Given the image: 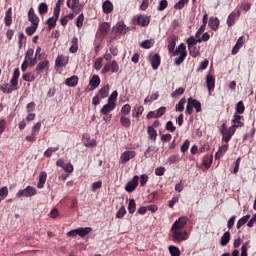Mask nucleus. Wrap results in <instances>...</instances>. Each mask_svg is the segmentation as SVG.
<instances>
[{"label":"nucleus","instance_id":"obj_1","mask_svg":"<svg viewBox=\"0 0 256 256\" xmlns=\"http://www.w3.org/2000/svg\"><path fill=\"white\" fill-rule=\"evenodd\" d=\"M172 56L176 57L174 59V65H181V63L187 59V46H185V43L179 44V46L172 53Z\"/></svg>","mask_w":256,"mask_h":256},{"label":"nucleus","instance_id":"obj_2","mask_svg":"<svg viewBox=\"0 0 256 256\" xmlns=\"http://www.w3.org/2000/svg\"><path fill=\"white\" fill-rule=\"evenodd\" d=\"M172 233V241L174 243H181V241H187L188 234L187 231H182V230H171Z\"/></svg>","mask_w":256,"mask_h":256},{"label":"nucleus","instance_id":"obj_3","mask_svg":"<svg viewBox=\"0 0 256 256\" xmlns=\"http://www.w3.org/2000/svg\"><path fill=\"white\" fill-rule=\"evenodd\" d=\"M109 71H111V73H119V64L117 61L112 60L107 62L101 70V73L105 75L106 73H109Z\"/></svg>","mask_w":256,"mask_h":256},{"label":"nucleus","instance_id":"obj_4","mask_svg":"<svg viewBox=\"0 0 256 256\" xmlns=\"http://www.w3.org/2000/svg\"><path fill=\"white\" fill-rule=\"evenodd\" d=\"M188 218L185 216L180 217L178 220H176L171 227V230L176 231H183L185 229V226L187 225Z\"/></svg>","mask_w":256,"mask_h":256},{"label":"nucleus","instance_id":"obj_5","mask_svg":"<svg viewBox=\"0 0 256 256\" xmlns=\"http://www.w3.org/2000/svg\"><path fill=\"white\" fill-rule=\"evenodd\" d=\"M32 67L33 66V50H28L25 56V60L21 66V69L23 71V73H25V71H27L28 67Z\"/></svg>","mask_w":256,"mask_h":256},{"label":"nucleus","instance_id":"obj_6","mask_svg":"<svg viewBox=\"0 0 256 256\" xmlns=\"http://www.w3.org/2000/svg\"><path fill=\"white\" fill-rule=\"evenodd\" d=\"M139 186V176H134L130 181L126 183L125 191L127 193H133L135 189Z\"/></svg>","mask_w":256,"mask_h":256},{"label":"nucleus","instance_id":"obj_7","mask_svg":"<svg viewBox=\"0 0 256 256\" xmlns=\"http://www.w3.org/2000/svg\"><path fill=\"white\" fill-rule=\"evenodd\" d=\"M136 155H137V153L133 150L125 151L120 156V163H122V165H124L125 163H129V161H131V159H135Z\"/></svg>","mask_w":256,"mask_h":256},{"label":"nucleus","instance_id":"obj_8","mask_svg":"<svg viewBox=\"0 0 256 256\" xmlns=\"http://www.w3.org/2000/svg\"><path fill=\"white\" fill-rule=\"evenodd\" d=\"M241 17V11L240 10H235L232 13L229 14L227 18V25L228 27H233L235 25V21Z\"/></svg>","mask_w":256,"mask_h":256},{"label":"nucleus","instance_id":"obj_9","mask_svg":"<svg viewBox=\"0 0 256 256\" xmlns=\"http://www.w3.org/2000/svg\"><path fill=\"white\" fill-rule=\"evenodd\" d=\"M109 29H111V24L108 22H103L99 25V35L102 39H105L109 33Z\"/></svg>","mask_w":256,"mask_h":256},{"label":"nucleus","instance_id":"obj_10","mask_svg":"<svg viewBox=\"0 0 256 256\" xmlns=\"http://www.w3.org/2000/svg\"><path fill=\"white\" fill-rule=\"evenodd\" d=\"M114 31L116 35H125V33H127V26L125 25V22L119 21L115 25Z\"/></svg>","mask_w":256,"mask_h":256},{"label":"nucleus","instance_id":"obj_11","mask_svg":"<svg viewBox=\"0 0 256 256\" xmlns=\"http://www.w3.org/2000/svg\"><path fill=\"white\" fill-rule=\"evenodd\" d=\"M115 107H117L116 103L108 102L101 108L100 113H102V115H109L111 111H115Z\"/></svg>","mask_w":256,"mask_h":256},{"label":"nucleus","instance_id":"obj_12","mask_svg":"<svg viewBox=\"0 0 256 256\" xmlns=\"http://www.w3.org/2000/svg\"><path fill=\"white\" fill-rule=\"evenodd\" d=\"M150 63L152 65V69H154V71H157V69H159V66L161 65V56H159V54H154L150 56Z\"/></svg>","mask_w":256,"mask_h":256},{"label":"nucleus","instance_id":"obj_13","mask_svg":"<svg viewBox=\"0 0 256 256\" xmlns=\"http://www.w3.org/2000/svg\"><path fill=\"white\" fill-rule=\"evenodd\" d=\"M137 25L140 27H147L151 23V18L146 15H139L136 19Z\"/></svg>","mask_w":256,"mask_h":256},{"label":"nucleus","instance_id":"obj_14","mask_svg":"<svg viewBox=\"0 0 256 256\" xmlns=\"http://www.w3.org/2000/svg\"><path fill=\"white\" fill-rule=\"evenodd\" d=\"M235 131H237V129H234L231 126L228 130H226V132L222 133V141L229 143L231 141V137L235 135Z\"/></svg>","mask_w":256,"mask_h":256},{"label":"nucleus","instance_id":"obj_15","mask_svg":"<svg viewBox=\"0 0 256 256\" xmlns=\"http://www.w3.org/2000/svg\"><path fill=\"white\" fill-rule=\"evenodd\" d=\"M89 85H90V91L97 89V87L101 85V78H99V75H93L89 81Z\"/></svg>","mask_w":256,"mask_h":256},{"label":"nucleus","instance_id":"obj_16","mask_svg":"<svg viewBox=\"0 0 256 256\" xmlns=\"http://www.w3.org/2000/svg\"><path fill=\"white\" fill-rule=\"evenodd\" d=\"M206 85H207V89L209 91V93H211V91L215 90V77L211 74H208L206 77Z\"/></svg>","mask_w":256,"mask_h":256},{"label":"nucleus","instance_id":"obj_17","mask_svg":"<svg viewBox=\"0 0 256 256\" xmlns=\"http://www.w3.org/2000/svg\"><path fill=\"white\" fill-rule=\"evenodd\" d=\"M241 119H243V116L239 114H235L234 119L232 120L234 124L231 127L234 129H239L241 127H244L245 123L241 122Z\"/></svg>","mask_w":256,"mask_h":256},{"label":"nucleus","instance_id":"obj_18","mask_svg":"<svg viewBox=\"0 0 256 256\" xmlns=\"http://www.w3.org/2000/svg\"><path fill=\"white\" fill-rule=\"evenodd\" d=\"M16 197H33V187L28 186L26 189L20 190Z\"/></svg>","mask_w":256,"mask_h":256},{"label":"nucleus","instance_id":"obj_19","mask_svg":"<svg viewBox=\"0 0 256 256\" xmlns=\"http://www.w3.org/2000/svg\"><path fill=\"white\" fill-rule=\"evenodd\" d=\"M177 36L176 35H172L169 37L168 39V51L169 53H173L175 51V47L177 45Z\"/></svg>","mask_w":256,"mask_h":256},{"label":"nucleus","instance_id":"obj_20","mask_svg":"<svg viewBox=\"0 0 256 256\" xmlns=\"http://www.w3.org/2000/svg\"><path fill=\"white\" fill-rule=\"evenodd\" d=\"M244 39H245V36H241L238 38L236 44L232 49V55H237L239 53V49L243 47Z\"/></svg>","mask_w":256,"mask_h":256},{"label":"nucleus","instance_id":"obj_21","mask_svg":"<svg viewBox=\"0 0 256 256\" xmlns=\"http://www.w3.org/2000/svg\"><path fill=\"white\" fill-rule=\"evenodd\" d=\"M229 150V143H226L219 147L218 151L215 154V159H221L225 153Z\"/></svg>","mask_w":256,"mask_h":256},{"label":"nucleus","instance_id":"obj_22","mask_svg":"<svg viewBox=\"0 0 256 256\" xmlns=\"http://www.w3.org/2000/svg\"><path fill=\"white\" fill-rule=\"evenodd\" d=\"M13 8L10 7L8 8V10L5 13V17H4V23L7 27H9V25H11V23H13Z\"/></svg>","mask_w":256,"mask_h":256},{"label":"nucleus","instance_id":"obj_23","mask_svg":"<svg viewBox=\"0 0 256 256\" xmlns=\"http://www.w3.org/2000/svg\"><path fill=\"white\" fill-rule=\"evenodd\" d=\"M65 85H67V87H75L76 85H79V77L73 75L70 78H67L65 80Z\"/></svg>","mask_w":256,"mask_h":256},{"label":"nucleus","instance_id":"obj_24","mask_svg":"<svg viewBox=\"0 0 256 256\" xmlns=\"http://www.w3.org/2000/svg\"><path fill=\"white\" fill-rule=\"evenodd\" d=\"M79 51V39L77 37H73L71 39V46L69 48L70 53H77Z\"/></svg>","mask_w":256,"mask_h":256},{"label":"nucleus","instance_id":"obj_25","mask_svg":"<svg viewBox=\"0 0 256 256\" xmlns=\"http://www.w3.org/2000/svg\"><path fill=\"white\" fill-rule=\"evenodd\" d=\"M109 84L103 86L97 93L98 97H100V99H106V97L109 96Z\"/></svg>","mask_w":256,"mask_h":256},{"label":"nucleus","instance_id":"obj_26","mask_svg":"<svg viewBox=\"0 0 256 256\" xmlns=\"http://www.w3.org/2000/svg\"><path fill=\"white\" fill-rule=\"evenodd\" d=\"M102 9L104 11V13L106 15H109V13L113 12V3H111V1L106 0L103 4H102Z\"/></svg>","mask_w":256,"mask_h":256},{"label":"nucleus","instance_id":"obj_27","mask_svg":"<svg viewBox=\"0 0 256 256\" xmlns=\"http://www.w3.org/2000/svg\"><path fill=\"white\" fill-rule=\"evenodd\" d=\"M46 181H47V172H41L39 174V182L37 184L38 189H43Z\"/></svg>","mask_w":256,"mask_h":256},{"label":"nucleus","instance_id":"obj_28","mask_svg":"<svg viewBox=\"0 0 256 256\" xmlns=\"http://www.w3.org/2000/svg\"><path fill=\"white\" fill-rule=\"evenodd\" d=\"M229 241H231V233L227 231L221 237L220 244L222 247H226V245H229Z\"/></svg>","mask_w":256,"mask_h":256},{"label":"nucleus","instance_id":"obj_29","mask_svg":"<svg viewBox=\"0 0 256 256\" xmlns=\"http://www.w3.org/2000/svg\"><path fill=\"white\" fill-rule=\"evenodd\" d=\"M143 111H145V108L143 106H135L132 110V117H136L139 119L141 115H143Z\"/></svg>","mask_w":256,"mask_h":256},{"label":"nucleus","instance_id":"obj_30","mask_svg":"<svg viewBox=\"0 0 256 256\" xmlns=\"http://www.w3.org/2000/svg\"><path fill=\"white\" fill-rule=\"evenodd\" d=\"M188 51L189 55L193 57V59L201 55V52L199 51V48H197V46H188Z\"/></svg>","mask_w":256,"mask_h":256},{"label":"nucleus","instance_id":"obj_31","mask_svg":"<svg viewBox=\"0 0 256 256\" xmlns=\"http://www.w3.org/2000/svg\"><path fill=\"white\" fill-rule=\"evenodd\" d=\"M208 25L213 31H217L219 29V18H210Z\"/></svg>","mask_w":256,"mask_h":256},{"label":"nucleus","instance_id":"obj_32","mask_svg":"<svg viewBox=\"0 0 256 256\" xmlns=\"http://www.w3.org/2000/svg\"><path fill=\"white\" fill-rule=\"evenodd\" d=\"M188 99H189V103L192 104V107H194V109H196V113H201V111H202L201 102H199L196 99H193L192 97H190Z\"/></svg>","mask_w":256,"mask_h":256},{"label":"nucleus","instance_id":"obj_33","mask_svg":"<svg viewBox=\"0 0 256 256\" xmlns=\"http://www.w3.org/2000/svg\"><path fill=\"white\" fill-rule=\"evenodd\" d=\"M147 133H148V137H149V139H151V141L157 140V130L155 128H153V126H149L147 128Z\"/></svg>","mask_w":256,"mask_h":256},{"label":"nucleus","instance_id":"obj_34","mask_svg":"<svg viewBox=\"0 0 256 256\" xmlns=\"http://www.w3.org/2000/svg\"><path fill=\"white\" fill-rule=\"evenodd\" d=\"M79 237H85L86 235H89L93 231V228L91 227H85V228H77Z\"/></svg>","mask_w":256,"mask_h":256},{"label":"nucleus","instance_id":"obj_35","mask_svg":"<svg viewBox=\"0 0 256 256\" xmlns=\"http://www.w3.org/2000/svg\"><path fill=\"white\" fill-rule=\"evenodd\" d=\"M185 103H187V100L185 98H182L178 104H176L175 111H178L179 113H183L185 111Z\"/></svg>","mask_w":256,"mask_h":256},{"label":"nucleus","instance_id":"obj_36","mask_svg":"<svg viewBox=\"0 0 256 256\" xmlns=\"http://www.w3.org/2000/svg\"><path fill=\"white\" fill-rule=\"evenodd\" d=\"M66 5L69 9L75 11V9H79V0H67Z\"/></svg>","mask_w":256,"mask_h":256},{"label":"nucleus","instance_id":"obj_37","mask_svg":"<svg viewBox=\"0 0 256 256\" xmlns=\"http://www.w3.org/2000/svg\"><path fill=\"white\" fill-rule=\"evenodd\" d=\"M243 113H245V104L243 103V101H239L236 104V113L235 115H243Z\"/></svg>","mask_w":256,"mask_h":256},{"label":"nucleus","instance_id":"obj_38","mask_svg":"<svg viewBox=\"0 0 256 256\" xmlns=\"http://www.w3.org/2000/svg\"><path fill=\"white\" fill-rule=\"evenodd\" d=\"M46 25H48V29L51 31V29H55V27H57V18L55 17H50L47 21H46Z\"/></svg>","mask_w":256,"mask_h":256},{"label":"nucleus","instance_id":"obj_39","mask_svg":"<svg viewBox=\"0 0 256 256\" xmlns=\"http://www.w3.org/2000/svg\"><path fill=\"white\" fill-rule=\"evenodd\" d=\"M49 68V61L44 60L42 62H40L37 67H36V71H38V73H41V71L48 69Z\"/></svg>","mask_w":256,"mask_h":256},{"label":"nucleus","instance_id":"obj_40","mask_svg":"<svg viewBox=\"0 0 256 256\" xmlns=\"http://www.w3.org/2000/svg\"><path fill=\"white\" fill-rule=\"evenodd\" d=\"M55 65L56 67H65V65H67V59H65V56H58Z\"/></svg>","mask_w":256,"mask_h":256},{"label":"nucleus","instance_id":"obj_41","mask_svg":"<svg viewBox=\"0 0 256 256\" xmlns=\"http://www.w3.org/2000/svg\"><path fill=\"white\" fill-rule=\"evenodd\" d=\"M137 209V204L135 203V199H130L129 200V204H128V211L131 215H133V213H135Z\"/></svg>","mask_w":256,"mask_h":256},{"label":"nucleus","instance_id":"obj_42","mask_svg":"<svg viewBox=\"0 0 256 256\" xmlns=\"http://www.w3.org/2000/svg\"><path fill=\"white\" fill-rule=\"evenodd\" d=\"M212 164H213V156L204 157L203 165H204L205 169H209Z\"/></svg>","mask_w":256,"mask_h":256},{"label":"nucleus","instance_id":"obj_43","mask_svg":"<svg viewBox=\"0 0 256 256\" xmlns=\"http://www.w3.org/2000/svg\"><path fill=\"white\" fill-rule=\"evenodd\" d=\"M250 217H251L250 215H246L240 218L236 224L237 229H241L242 225H245V223L249 221Z\"/></svg>","mask_w":256,"mask_h":256},{"label":"nucleus","instance_id":"obj_44","mask_svg":"<svg viewBox=\"0 0 256 256\" xmlns=\"http://www.w3.org/2000/svg\"><path fill=\"white\" fill-rule=\"evenodd\" d=\"M120 123H121L122 127H126V128L131 127V119H129L126 116H121Z\"/></svg>","mask_w":256,"mask_h":256},{"label":"nucleus","instance_id":"obj_45","mask_svg":"<svg viewBox=\"0 0 256 256\" xmlns=\"http://www.w3.org/2000/svg\"><path fill=\"white\" fill-rule=\"evenodd\" d=\"M59 151V146L56 147H50L44 152V157H51L53 153H57Z\"/></svg>","mask_w":256,"mask_h":256},{"label":"nucleus","instance_id":"obj_46","mask_svg":"<svg viewBox=\"0 0 256 256\" xmlns=\"http://www.w3.org/2000/svg\"><path fill=\"white\" fill-rule=\"evenodd\" d=\"M179 161H181V157L179 156V154H173L168 158V163H170V165L179 163Z\"/></svg>","mask_w":256,"mask_h":256},{"label":"nucleus","instance_id":"obj_47","mask_svg":"<svg viewBox=\"0 0 256 256\" xmlns=\"http://www.w3.org/2000/svg\"><path fill=\"white\" fill-rule=\"evenodd\" d=\"M168 249L171 256H181V250L176 246H169Z\"/></svg>","mask_w":256,"mask_h":256},{"label":"nucleus","instance_id":"obj_48","mask_svg":"<svg viewBox=\"0 0 256 256\" xmlns=\"http://www.w3.org/2000/svg\"><path fill=\"white\" fill-rule=\"evenodd\" d=\"M156 152H157V147H155V146H150V147H148L147 150L145 151L144 156H145L146 158H149V157H152V156H153V154H151V153H156Z\"/></svg>","mask_w":256,"mask_h":256},{"label":"nucleus","instance_id":"obj_49","mask_svg":"<svg viewBox=\"0 0 256 256\" xmlns=\"http://www.w3.org/2000/svg\"><path fill=\"white\" fill-rule=\"evenodd\" d=\"M38 11H39L40 15H45V13H47V11H49V6H47L46 3H40L39 7H38Z\"/></svg>","mask_w":256,"mask_h":256},{"label":"nucleus","instance_id":"obj_50","mask_svg":"<svg viewBox=\"0 0 256 256\" xmlns=\"http://www.w3.org/2000/svg\"><path fill=\"white\" fill-rule=\"evenodd\" d=\"M183 93H185V88L180 87L171 93V97L173 99H177V97H179V95H183Z\"/></svg>","mask_w":256,"mask_h":256},{"label":"nucleus","instance_id":"obj_51","mask_svg":"<svg viewBox=\"0 0 256 256\" xmlns=\"http://www.w3.org/2000/svg\"><path fill=\"white\" fill-rule=\"evenodd\" d=\"M125 215H127V210L125 209V206H122L116 213V219H123Z\"/></svg>","mask_w":256,"mask_h":256},{"label":"nucleus","instance_id":"obj_52","mask_svg":"<svg viewBox=\"0 0 256 256\" xmlns=\"http://www.w3.org/2000/svg\"><path fill=\"white\" fill-rule=\"evenodd\" d=\"M0 90L4 93H12L13 87L9 84H3L0 86Z\"/></svg>","mask_w":256,"mask_h":256},{"label":"nucleus","instance_id":"obj_53","mask_svg":"<svg viewBox=\"0 0 256 256\" xmlns=\"http://www.w3.org/2000/svg\"><path fill=\"white\" fill-rule=\"evenodd\" d=\"M187 3H189V0H179L175 5L174 8L175 9H183V7H185V5H187Z\"/></svg>","mask_w":256,"mask_h":256},{"label":"nucleus","instance_id":"obj_54","mask_svg":"<svg viewBox=\"0 0 256 256\" xmlns=\"http://www.w3.org/2000/svg\"><path fill=\"white\" fill-rule=\"evenodd\" d=\"M83 21H85V16L83 14H80L77 18H76V27H78L79 29H81V27H83Z\"/></svg>","mask_w":256,"mask_h":256},{"label":"nucleus","instance_id":"obj_55","mask_svg":"<svg viewBox=\"0 0 256 256\" xmlns=\"http://www.w3.org/2000/svg\"><path fill=\"white\" fill-rule=\"evenodd\" d=\"M101 67H103V58L99 57L94 62V69H96V71H99L101 70Z\"/></svg>","mask_w":256,"mask_h":256},{"label":"nucleus","instance_id":"obj_56","mask_svg":"<svg viewBox=\"0 0 256 256\" xmlns=\"http://www.w3.org/2000/svg\"><path fill=\"white\" fill-rule=\"evenodd\" d=\"M149 181V176L147 174H142L140 176V187H145Z\"/></svg>","mask_w":256,"mask_h":256},{"label":"nucleus","instance_id":"obj_57","mask_svg":"<svg viewBox=\"0 0 256 256\" xmlns=\"http://www.w3.org/2000/svg\"><path fill=\"white\" fill-rule=\"evenodd\" d=\"M121 113L123 116L129 115V113H131V105L129 104L123 105L121 108Z\"/></svg>","mask_w":256,"mask_h":256},{"label":"nucleus","instance_id":"obj_58","mask_svg":"<svg viewBox=\"0 0 256 256\" xmlns=\"http://www.w3.org/2000/svg\"><path fill=\"white\" fill-rule=\"evenodd\" d=\"M190 145H191V143L189 142V140H185L180 148L181 153H187V151H189Z\"/></svg>","mask_w":256,"mask_h":256},{"label":"nucleus","instance_id":"obj_59","mask_svg":"<svg viewBox=\"0 0 256 256\" xmlns=\"http://www.w3.org/2000/svg\"><path fill=\"white\" fill-rule=\"evenodd\" d=\"M117 97H119V93L117 90L113 91L112 94L108 98V103H115L117 101Z\"/></svg>","mask_w":256,"mask_h":256},{"label":"nucleus","instance_id":"obj_60","mask_svg":"<svg viewBox=\"0 0 256 256\" xmlns=\"http://www.w3.org/2000/svg\"><path fill=\"white\" fill-rule=\"evenodd\" d=\"M166 131H170V133H175V130L177 129L175 127V125H173V122L172 121H168L166 123V127H165Z\"/></svg>","mask_w":256,"mask_h":256},{"label":"nucleus","instance_id":"obj_61","mask_svg":"<svg viewBox=\"0 0 256 256\" xmlns=\"http://www.w3.org/2000/svg\"><path fill=\"white\" fill-rule=\"evenodd\" d=\"M186 43L188 45V47H193V46H197V39H195V37L190 36L187 40Z\"/></svg>","mask_w":256,"mask_h":256},{"label":"nucleus","instance_id":"obj_62","mask_svg":"<svg viewBox=\"0 0 256 256\" xmlns=\"http://www.w3.org/2000/svg\"><path fill=\"white\" fill-rule=\"evenodd\" d=\"M85 147H97V141H95V139L88 138L85 142Z\"/></svg>","mask_w":256,"mask_h":256},{"label":"nucleus","instance_id":"obj_63","mask_svg":"<svg viewBox=\"0 0 256 256\" xmlns=\"http://www.w3.org/2000/svg\"><path fill=\"white\" fill-rule=\"evenodd\" d=\"M168 5H169V2H167V0L160 1L158 6V11H165V8L168 7Z\"/></svg>","mask_w":256,"mask_h":256},{"label":"nucleus","instance_id":"obj_64","mask_svg":"<svg viewBox=\"0 0 256 256\" xmlns=\"http://www.w3.org/2000/svg\"><path fill=\"white\" fill-rule=\"evenodd\" d=\"M101 187H103L102 181L92 183V191L93 192L97 191V189H101Z\"/></svg>","mask_w":256,"mask_h":256}]
</instances>
